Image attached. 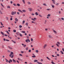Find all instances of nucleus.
<instances>
[{
  "label": "nucleus",
  "mask_w": 64,
  "mask_h": 64,
  "mask_svg": "<svg viewBox=\"0 0 64 64\" xmlns=\"http://www.w3.org/2000/svg\"><path fill=\"white\" fill-rule=\"evenodd\" d=\"M10 54L9 56L10 57H11V58H13L14 57V55H14V54H13V52H10Z\"/></svg>",
  "instance_id": "nucleus-1"
},
{
  "label": "nucleus",
  "mask_w": 64,
  "mask_h": 64,
  "mask_svg": "<svg viewBox=\"0 0 64 64\" xmlns=\"http://www.w3.org/2000/svg\"><path fill=\"white\" fill-rule=\"evenodd\" d=\"M16 14V12H11V14L12 15H14V14Z\"/></svg>",
  "instance_id": "nucleus-2"
},
{
  "label": "nucleus",
  "mask_w": 64,
  "mask_h": 64,
  "mask_svg": "<svg viewBox=\"0 0 64 64\" xmlns=\"http://www.w3.org/2000/svg\"><path fill=\"white\" fill-rule=\"evenodd\" d=\"M28 9L29 10V11H32L33 10L32 9L30 8H28Z\"/></svg>",
  "instance_id": "nucleus-3"
},
{
  "label": "nucleus",
  "mask_w": 64,
  "mask_h": 64,
  "mask_svg": "<svg viewBox=\"0 0 64 64\" xmlns=\"http://www.w3.org/2000/svg\"><path fill=\"white\" fill-rule=\"evenodd\" d=\"M48 37H49V38H50L51 39L53 38V37L52 36L50 35H49L48 36Z\"/></svg>",
  "instance_id": "nucleus-4"
},
{
  "label": "nucleus",
  "mask_w": 64,
  "mask_h": 64,
  "mask_svg": "<svg viewBox=\"0 0 64 64\" xmlns=\"http://www.w3.org/2000/svg\"><path fill=\"white\" fill-rule=\"evenodd\" d=\"M32 55H34V56H32V57L33 58H35V57H36V56H35V55L34 54H32Z\"/></svg>",
  "instance_id": "nucleus-5"
},
{
  "label": "nucleus",
  "mask_w": 64,
  "mask_h": 64,
  "mask_svg": "<svg viewBox=\"0 0 64 64\" xmlns=\"http://www.w3.org/2000/svg\"><path fill=\"white\" fill-rule=\"evenodd\" d=\"M47 46V44H46L44 45V49H45V48Z\"/></svg>",
  "instance_id": "nucleus-6"
},
{
  "label": "nucleus",
  "mask_w": 64,
  "mask_h": 64,
  "mask_svg": "<svg viewBox=\"0 0 64 64\" xmlns=\"http://www.w3.org/2000/svg\"><path fill=\"white\" fill-rule=\"evenodd\" d=\"M0 33L2 35H3L4 36V33L3 32H2V31L0 32Z\"/></svg>",
  "instance_id": "nucleus-7"
},
{
  "label": "nucleus",
  "mask_w": 64,
  "mask_h": 64,
  "mask_svg": "<svg viewBox=\"0 0 64 64\" xmlns=\"http://www.w3.org/2000/svg\"><path fill=\"white\" fill-rule=\"evenodd\" d=\"M18 11H19V12H21V13H23V12H22V11L20 10H18Z\"/></svg>",
  "instance_id": "nucleus-8"
},
{
  "label": "nucleus",
  "mask_w": 64,
  "mask_h": 64,
  "mask_svg": "<svg viewBox=\"0 0 64 64\" xmlns=\"http://www.w3.org/2000/svg\"><path fill=\"white\" fill-rule=\"evenodd\" d=\"M8 48H9L10 49H11V50L12 49V48L11 47L9 46H8Z\"/></svg>",
  "instance_id": "nucleus-9"
},
{
  "label": "nucleus",
  "mask_w": 64,
  "mask_h": 64,
  "mask_svg": "<svg viewBox=\"0 0 64 64\" xmlns=\"http://www.w3.org/2000/svg\"><path fill=\"white\" fill-rule=\"evenodd\" d=\"M52 1L53 3H54V4H55V1L54 0H52Z\"/></svg>",
  "instance_id": "nucleus-10"
},
{
  "label": "nucleus",
  "mask_w": 64,
  "mask_h": 64,
  "mask_svg": "<svg viewBox=\"0 0 64 64\" xmlns=\"http://www.w3.org/2000/svg\"><path fill=\"white\" fill-rule=\"evenodd\" d=\"M53 31L54 32V33H55L56 34H57V32H56V31L55 30H53Z\"/></svg>",
  "instance_id": "nucleus-11"
},
{
  "label": "nucleus",
  "mask_w": 64,
  "mask_h": 64,
  "mask_svg": "<svg viewBox=\"0 0 64 64\" xmlns=\"http://www.w3.org/2000/svg\"><path fill=\"white\" fill-rule=\"evenodd\" d=\"M13 61L14 63H16V61L14 59L13 60Z\"/></svg>",
  "instance_id": "nucleus-12"
},
{
  "label": "nucleus",
  "mask_w": 64,
  "mask_h": 64,
  "mask_svg": "<svg viewBox=\"0 0 64 64\" xmlns=\"http://www.w3.org/2000/svg\"><path fill=\"white\" fill-rule=\"evenodd\" d=\"M18 60H20V61H22V60L21 59V58H18Z\"/></svg>",
  "instance_id": "nucleus-13"
},
{
  "label": "nucleus",
  "mask_w": 64,
  "mask_h": 64,
  "mask_svg": "<svg viewBox=\"0 0 64 64\" xmlns=\"http://www.w3.org/2000/svg\"><path fill=\"white\" fill-rule=\"evenodd\" d=\"M19 28H22V26L21 25H20L19 26Z\"/></svg>",
  "instance_id": "nucleus-14"
},
{
  "label": "nucleus",
  "mask_w": 64,
  "mask_h": 64,
  "mask_svg": "<svg viewBox=\"0 0 64 64\" xmlns=\"http://www.w3.org/2000/svg\"><path fill=\"white\" fill-rule=\"evenodd\" d=\"M37 63H38V64H42V63L41 62H37Z\"/></svg>",
  "instance_id": "nucleus-15"
},
{
  "label": "nucleus",
  "mask_w": 64,
  "mask_h": 64,
  "mask_svg": "<svg viewBox=\"0 0 64 64\" xmlns=\"http://www.w3.org/2000/svg\"><path fill=\"white\" fill-rule=\"evenodd\" d=\"M19 34V35L21 37H22V36H23L22 34H20V33Z\"/></svg>",
  "instance_id": "nucleus-16"
},
{
  "label": "nucleus",
  "mask_w": 64,
  "mask_h": 64,
  "mask_svg": "<svg viewBox=\"0 0 64 64\" xmlns=\"http://www.w3.org/2000/svg\"><path fill=\"white\" fill-rule=\"evenodd\" d=\"M35 14L36 16H38V13H37V12H36L35 13Z\"/></svg>",
  "instance_id": "nucleus-17"
},
{
  "label": "nucleus",
  "mask_w": 64,
  "mask_h": 64,
  "mask_svg": "<svg viewBox=\"0 0 64 64\" xmlns=\"http://www.w3.org/2000/svg\"><path fill=\"white\" fill-rule=\"evenodd\" d=\"M23 3H24V4H25V0H22Z\"/></svg>",
  "instance_id": "nucleus-18"
},
{
  "label": "nucleus",
  "mask_w": 64,
  "mask_h": 64,
  "mask_svg": "<svg viewBox=\"0 0 64 64\" xmlns=\"http://www.w3.org/2000/svg\"><path fill=\"white\" fill-rule=\"evenodd\" d=\"M46 58H47V59H48V60H51L50 59V58H48V57H46Z\"/></svg>",
  "instance_id": "nucleus-19"
},
{
  "label": "nucleus",
  "mask_w": 64,
  "mask_h": 64,
  "mask_svg": "<svg viewBox=\"0 0 64 64\" xmlns=\"http://www.w3.org/2000/svg\"><path fill=\"white\" fill-rule=\"evenodd\" d=\"M38 62V60H34V62Z\"/></svg>",
  "instance_id": "nucleus-20"
},
{
  "label": "nucleus",
  "mask_w": 64,
  "mask_h": 64,
  "mask_svg": "<svg viewBox=\"0 0 64 64\" xmlns=\"http://www.w3.org/2000/svg\"><path fill=\"white\" fill-rule=\"evenodd\" d=\"M21 32L22 33H25V31H21Z\"/></svg>",
  "instance_id": "nucleus-21"
},
{
  "label": "nucleus",
  "mask_w": 64,
  "mask_h": 64,
  "mask_svg": "<svg viewBox=\"0 0 64 64\" xmlns=\"http://www.w3.org/2000/svg\"><path fill=\"white\" fill-rule=\"evenodd\" d=\"M7 8H8V9H10V6H7Z\"/></svg>",
  "instance_id": "nucleus-22"
},
{
  "label": "nucleus",
  "mask_w": 64,
  "mask_h": 64,
  "mask_svg": "<svg viewBox=\"0 0 64 64\" xmlns=\"http://www.w3.org/2000/svg\"><path fill=\"white\" fill-rule=\"evenodd\" d=\"M51 16V14H48V15L47 16L48 17H50Z\"/></svg>",
  "instance_id": "nucleus-23"
},
{
  "label": "nucleus",
  "mask_w": 64,
  "mask_h": 64,
  "mask_svg": "<svg viewBox=\"0 0 64 64\" xmlns=\"http://www.w3.org/2000/svg\"><path fill=\"white\" fill-rule=\"evenodd\" d=\"M27 3L28 5H30V4H31V3L29 2H28Z\"/></svg>",
  "instance_id": "nucleus-24"
},
{
  "label": "nucleus",
  "mask_w": 64,
  "mask_h": 64,
  "mask_svg": "<svg viewBox=\"0 0 64 64\" xmlns=\"http://www.w3.org/2000/svg\"><path fill=\"white\" fill-rule=\"evenodd\" d=\"M60 52H61V53L62 54H64V53H63V52L62 51H60Z\"/></svg>",
  "instance_id": "nucleus-25"
},
{
  "label": "nucleus",
  "mask_w": 64,
  "mask_h": 64,
  "mask_svg": "<svg viewBox=\"0 0 64 64\" xmlns=\"http://www.w3.org/2000/svg\"><path fill=\"white\" fill-rule=\"evenodd\" d=\"M6 32L7 34H9V32H8V31L6 30Z\"/></svg>",
  "instance_id": "nucleus-26"
},
{
  "label": "nucleus",
  "mask_w": 64,
  "mask_h": 64,
  "mask_svg": "<svg viewBox=\"0 0 64 64\" xmlns=\"http://www.w3.org/2000/svg\"><path fill=\"white\" fill-rule=\"evenodd\" d=\"M26 26H28V22H26Z\"/></svg>",
  "instance_id": "nucleus-27"
},
{
  "label": "nucleus",
  "mask_w": 64,
  "mask_h": 64,
  "mask_svg": "<svg viewBox=\"0 0 64 64\" xmlns=\"http://www.w3.org/2000/svg\"><path fill=\"white\" fill-rule=\"evenodd\" d=\"M15 21H16L17 22H18V19L17 18H16L15 19Z\"/></svg>",
  "instance_id": "nucleus-28"
},
{
  "label": "nucleus",
  "mask_w": 64,
  "mask_h": 64,
  "mask_svg": "<svg viewBox=\"0 0 64 64\" xmlns=\"http://www.w3.org/2000/svg\"><path fill=\"white\" fill-rule=\"evenodd\" d=\"M11 41L13 42L14 43H16V42L13 40H12Z\"/></svg>",
  "instance_id": "nucleus-29"
},
{
  "label": "nucleus",
  "mask_w": 64,
  "mask_h": 64,
  "mask_svg": "<svg viewBox=\"0 0 64 64\" xmlns=\"http://www.w3.org/2000/svg\"><path fill=\"white\" fill-rule=\"evenodd\" d=\"M17 6H20V4H17Z\"/></svg>",
  "instance_id": "nucleus-30"
},
{
  "label": "nucleus",
  "mask_w": 64,
  "mask_h": 64,
  "mask_svg": "<svg viewBox=\"0 0 64 64\" xmlns=\"http://www.w3.org/2000/svg\"><path fill=\"white\" fill-rule=\"evenodd\" d=\"M57 43L58 44V45H60V43L59 42H57Z\"/></svg>",
  "instance_id": "nucleus-31"
},
{
  "label": "nucleus",
  "mask_w": 64,
  "mask_h": 64,
  "mask_svg": "<svg viewBox=\"0 0 64 64\" xmlns=\"http://www.w3.org/2000/svg\"><path fill=\"white\" fill-rule=\"evenodd\" d=\"M36 53H38V52H39V51H38V50H36Z\"/></svg>",
  "instance_id": "nucleus-32"
},
{
  "label": "nucleus",
  "mask_w": 64,
  "mask_h": 64,
  "mask_svg": "<svg viewBox=\"0 0 64 64\" xmlns=\"http://www.w3.org/2000/svg\"><path fill=\"white\" fill-rule=\"evenodd\" d=\"M51 5H52V8H54V5H53L52 4Z\"/></svg>",
  "instance_id": "nucleus-33"
},
{
  "label": "nucleus",
  "mask_w": 64,
  "mask_h": 64,
  "mask_svg": "<svg viewBox=\"0 0 64 64\" xmlns=\"http://www.w3.org/2000/svg\"><path fill=\"white\" fill-rule=\"evenodd\" d=\"M22 11L23 12H25L26 11V10H22Z\"/></svg>",
  "instance_id": "nucleus-34"
},
{
  "label": "nucleus",
  "mask_w": 64,
  "mask_h": 64,
  "mask_svg": "<svg viewBox=\"0 0 64 64\" xmlns=\"http://www.w3.org/2000/svg\"><path fill=\"white\" fill-rule=\"evenodd\" d=\"M13 31L14 32V33L15 32H16V30H13Z\"/></svg>",
  "instance_id": "nucleus-35"
},
{
  "label": "nucleus",
  "mask_w": 64,
  "mask_h": 64,
  "mask_svg": "<svg viewBox=\"0 0 64 64\" xmlns=\"http://www.w3.org/2000/svg\"><path fill=\"white\" fill-rule=\"evenodd\" d=\"M16 34L18 36V35H19V33L18 32L16 33Z\"/></svg>",
  "instance_id": "nucleus-36"
},
{
  "label": "nucleus",
  "mask_w": 64,
  "mask_h": 64,
  "mask_svg": "<svg viewBox=\"0 0 64 64\" xmlns=\"http://www.w3.org/2000/svg\"><path fill=\"white\" fill-rule=\"evenodd\" d=\"M56 46H57V47H59V45L58 44H56Z\"/></svg>",
  "instance_id": "nucleus-37"
},
{
  "label": "nucleus",
  "mask_w": 64,
  "mask_h": 64,
  "mask_svg": "<svg viewBox=\"0 0 64 64\" xmlns=\"http://www.w3.org/2000/svg\"><path fill=\"white\" fill-rule=\"evenodd\" d=\"M58 13H59V14H61V12L60 11H59Z\"/></svg>",
  "instance_id": "nucleus-38"
},
{
  "label": "nucleus",
  "mask_w": 64,
  "mask_h": 64,
  "mask_svg": "<svg viewBox=\"0 0 64 64\" xmlns=\"http://www.w3.org/2000/svg\"><path fill=\"white\" fill-rule=\"evenodd\" d=\"M28 39H27L26 40V42H28Z\"/></svg>",
  "instance_id": "nucleus-39"
},
{
  "label": "nucleus",
  "mask_w": 64,
  "mask_h": 64,
  "mask_svg": "<svg viewBox=\"0 0 64 64\" xmlns=\"http://www.w3.org/2000/svg\"><path fill=\"white\" fill-rule=\"evenodd\" d=\"M61 19L62 20H63L64 21V18H61Z\"/></svg>",
  "instance_id": "nucleus-40"
},
{
  "label": "nucleus",
  "mask_w": 64,
  "mask_h": 64,
  "mask_svg": "<svg viewBox=\"0 0 64 64\" xmlns=\"http://www.w3.org/2000/svg\"><path fill=\"white\" fill-rule=\"evenodd\" d=\"M39 16L40 17H42V16L41 15L39 14Z\"/></svg>",
  "instance_id": "nucleus-41"
},
{
  "label": "nucleus",
  "mask_w": 64,
  "mask_h": 64,
  "mask_svg": "<svg viewBox=\"0 0 64 64\" xmlns=\"http://www.w3.org/2000/svg\"><path fill=\"white\" fill-rule=\"evenodd\" d=\"M13 5H14V6H17L16 4H14Z\"/></svg>",
  "instance_id": "nucleus-42"
},
{
  "label": "nucleus",
  "mask_w": 64,
  "mask_h": 64,
  "mask_svg": "<svg viewBox=\"0 0 64 64\" xmlns=\"http://www.w3.org/2000/svg\"><path fill=\"white\" fill-rule=\"evenodd\" d=\"M0 14H3V13H2V12H1V10H0Z\"/></svg>",
  "instance_id": "nucleus-43"
},
{
  "label": "nucleus",
  "mask_w": 64,
  "mask_h": 64,
  "mask_svg": "<svg viewBox=\"0 0 64 64\" xmlns=\"http://www.w3.org/2000/svg\"><path fill=\"white\" fill-rule=\"evenodd\" d=\"M32 20H33V21H35V20L34 18H32Z\"/></svg>",
  "instance_id": "nucleus-44"
},
{
  "label": "nucleus",
  "mask_w": 64,
  "mask_h": 64,
  "mask_svg": "<svg viewBox=\"0 0 64 64\" xmlns=\"http://www.w3.org/2000/svg\"><path fill=\"white\" fill-rule=\"evenodd\" d=\"M26 50H28V47L26 48Z\"/></svg>",
  "instance_id": "nucleus-45"
},
{
  "label": "nucleus",
  "mask_w": 64,
  "mask_h": 64,
  "mask_svg": "<svg viewBox=\"0 0 64 64\" xmlns=\"http://www.w3.org/2000/svg\"><path fill=\"white\" fill-rule=\"evenodd\" d=\"M31 50H28V52H31Z\"/></svg>",
  "instance_id": "nucleus-46"
},
{
  "label": "nucleus",
  "mask_w": 64,
  "mask_h": 64,
  "mask_svg": "<svg viewBox=\"0 0 64 64\" xmlns=\"http://www.w3.org/2000/svg\"><path fill=\"white\" fill-rule=\"evenodd\" d=\"M10 61V62H12V60L11 59H10L9 60Z\"/></svg>",
  "instance_id": "nucleus-47"
},
{
  "label": "nucleus",
  "mask_w": 64,
  "mask_h": 64,
  "mask_svg": "<svg viewBox=\"0 0 64 64\" xmlns=\"http://www.w3.org/2000/svg\"><path fill=\"white\" fill-rule=\"evenodd\" d=\"M59 5V4L58 3H57L56 4V5L57 6H58Z\"/></svg>",
  "instance_id": "nucleus-48"
},
{
  "label": "nucleus",
  "mask_w": 64,
  "mask_h": 64,
  "mask_svg": "<svg viewBox=\"0 0 64 64\" xmlns=\"http://www.w3.org/2000/svg\"><path fill=\"white\" fill-rule=\"evenodd\" d=\"M40 61H41L42 62H43V59H41L40 60Z\"/></svg>",
  "instance_id": "nucleus-49"
},
{
  "label": "nucleus",
  "mask_w": 64,
  "mask_h": 64,
  "mask_svg": "<svg viewBox=\"0 0 64 64\" xmlns=\"http://www.w3.org/2000/svg\"><path fill=\"white\" fill-rule=\"evenodd\" d=\"M6 19L7 20H8V18L7 17H6Z\"/></svg>",
  "instance_id": "nucleus-50"
},
{
  "label": "nucleus",
  "mask_w": 64,
  "mask_h": 64,
  "mask_svg": "<svg viewBox=\"0 0 64 64\" xmlns=\"http://www.w3.org/2000/svg\"><path fill=\"white\" fill-rule=\"evenodd\" d=\"M26 37L27 38V39H28L29 38V36H26Z\"/></svg>",
  "instance_id": "nucleus-51"
},
{
  "label": "nucleus",
  "mask_w": 64,
  "mask_h": 64,
  "mask_svg": "<svg viewBox=\"0 0 64 64\" xmlns=\"http://www.w3.org/2000/svg\"><path fill=\"white\" fill-rule=\"evenodd\" d=\"M51 63H52V64H55V63H54V62H51Z\"/></svg>",
  "instance_id": "nucleus-52"
},
{
  "label": "nucleus",
  "mask_w": 64,
  "mask_h": 64,
  "mask_svg": "<svg viewBox=\"0 0 64 64\" xmlns=\"http://www.w3.org/2000/svg\"><path fill=\"white\" fill-rule=\"evenodd\" d=\"M31 41H33V39H32V38H31Z\"/></svg>",
  "instance_id": "nucleus-53"
},
{
  "label": "nucleus",
  "mask_w": 64,
  "mask_h": 64,
  "mask_svg": "<svg viewBox=\"0 0 64 64\" xmlns=\"http://www.w3.org/2000/svg\"><path fill=\"white\" fill-rule=\"evenodd\" d=\"M21 53H24V52L23 51H21Z\"/></svg>",
  "instance_id": "nucleus-54"
},
{
  "label": "nucleus",
  "mask_w": 64,
  "mask_h": 64,
  "mask_svg": "<svg viewBox=\"0 0 64 64\" xmlns=\"http://www.w3.org/2000/svg\"><path fill=\"white\" fill-rule=\"evenodd\" d=\"M10 3L11 4H12V3H13V2H12V1H11L10 2Z\"/></svg>",
  "instance_id": "nucleus-55"
},
{
  "label": "nucleus",
  "mask_w": 64,
  "mask_h": 64,
  "mask_svg": "<svg viewBox=\"0 0 64 64\" xmlns=\"http://www.w3.org/2000/svg\"><path fill=\"white\" fill-rule=\"evenodd\" d=\"M19 55L20 56H22V54H19Z\"/></svg>",
  "instance_id": "nucleus-56"
},
{
  "label": "nucleus",
  "mask_w": 64,
  "mask_h": 64,
  "mask_svg": "<svg viewBox=\"0 0 64 64\" xmlns=\"http://www.w3.org/2000/svg\"><path fill=\"white\" fill-rule=\"evenodd\" d=\"M26 46V44H25L24 46V47H25Z\"/></svg>",
  "instance_id": "nucleus-57"
},
{
  "label": "nucleus",
  "mask_w": 64,
  "mask_h": 64,
  "mask_svg": "<svg viewBox=\"0 0 64 64\" xmlns=\"http://www.w3.org/2000/svg\"><path fill=\"white\" fill-rule=\"evenodd\" d=\"M5 60H6V62H8V60H7V59H6V58H5Z\"/></svg>",
  "instance_id": "nucleus-58"
},
{
  "label": "nucleus",
  "mask_w": 64,
  "mask_h": 64,
  "mask_svg": "<svg viewBox=\"0 0 64 64\" xmlns=\"http://www.w3.org/2000/svg\"><path fill=\"white\" fill-rule=\"evenodd\" d=\"M25 20H23L22 22L23 23H25Z\"/></svg>",
  "instance_id": "nucleus-59"
},
{
  "label": "nucleus",
  "mask_w": 64,
  "mask_h": 64,
  "mask_svg": "<svg viewBox=\"0 0 64 64\" xmlns=\"http://www.w3.org/2000/svg\"><path fill=\"white\" fill-rule=\"evenodd\" d=\"M6 41H9V40H8L6 39Z\"/></svg>",
  "instance_id": "nucleus-60"
},
{
  "label": "nucleus",
  "mask_w": 64,
  "mask_h": 64,
  "mask_svg": "<svg viewBox=\"0 0 64 64\" xmlns=\"http://www.w3.org/2000/svg\"><path fill=\"white\" fill-rule=\"evenodd\" d=\"M43 5H44V6H46V4H43Z\"/></svg>",
  "instance_id": "nucleus-61"
},
{
  "label": "nucleus",
  "mask_w": 64,
  "mask_h": 64,
  "mask_svg": "<svg viewBox=\"0 0 64 64\" xmlns=\"http://www.w3.org/2000/svg\"><path fill=\"white\" fill-rule=\"evenodd\" d=\"M8 52L9 53H10V52H10V51L9 50H8Z\"/></svg>",
  "instance_id": "nucleus-62"
},
{
  "label": "nucleus",
  "mask_w": 64,
  "mask_h": 64,
  "mask_svg": "<svg viewBox=\"0 0 64 64\" xmlns=\"http://www.w3.org/2000/svg\"><path fill=\"white\" fill-rule=\"evenodd\" d=\"M62 50L63 51V52H64V48H62Z\"/></svg>",
  "instance_id": "nucleus-63"
},
{
  "label": "nucleus",
  "mask_w": 64,
  "mask_h": 64,
  "mask_svg": "<svg viewBox=\"0 0 64 64\" xmlns=\"http://www.w3.org/2000/svg\"><path fill=\"white\" fill-rule=\"evenodd\" d=\"M17 14H18V15H19V14H20L19 12H17Z\"/></svg>",
  "instance_id": "nucleus-64"
}]
</instances>
